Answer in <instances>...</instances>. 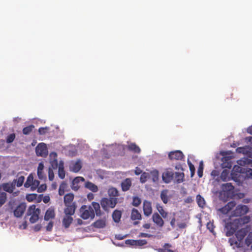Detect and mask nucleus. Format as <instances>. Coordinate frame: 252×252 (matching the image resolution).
<instances>
[{
	"label": "nucleus",
	"instance_id": "obj_1",
	"mask_svg": "<svg viewBox=\"0 0 252 252\" xmlns=\"http://www.w3.org/2000/svg\"><path fill=\"white\" fill-rule=\"evenodd\" d=\"M40 214V209L36 208L35 205H32L28 208L26 216H31L30 221L32 223H34L38 220Z\"/></svg>",
	"mask_w": 252,
	"mask_h": 252
},
{
	"label": "nucleus",
	"instance_id": "obj_2",
	"mask_svg": "<svg viewBox=\"0 0 252 252\" xmlns=\"http://www.w3.org/2000/svg\"><path fill=\"white\" fill-rule=\"evenodd\" d=\"M80 217L83 220L93 219L94 218V212L91 206L82 205L79 209Z\"/></svg>",
	"mask_w": 252,
	"mask_h": 252
},
{
	"label": "nucleus",
	"instance_id": "obj_3",
	"mask_svg": "<svg viewBox=\"0 0 252 252\" xmlns=\"http://www.w3.org/2000/svg\"><path fill=\"white\" fill-rule=\"evenodd\" d=\"M118 202L117 198L110 197L102 198L100 201V204L103 209L105 211H108V208H114Z\"/></svg>",
	"mask_w": 252,
	"mask_h": 252
},
{
	"label": "nucleus",
	"instance_id": "obj_4",
	"mask_svg": "<svg viewBox=\"0 0 252 252\" xmlns=\"http://www.w3.org/2000/svg\"><path fill=\"white\" fill-rule=\"evenodd\" d=\"M236 221L237 219H235L232 221L226 223L225 227L227 229L226 232L227 236H232L236 230L241 226L239 222H235Z\"/></svg>",
	"mask_w": 252,
	"mask_h": 252
},
{
	"label": "nucleus",
	"instance_id": "obj_5",
	"mask_svg": "<svg viewBox=\"0 0 252 252\" xmlns=\"http://www.w3.org/2000/svg\"><path fill=\"white\" fill-rule=\"evenodd\" d=\"M35 152L37 156L46 157L48 152L47 146L44 143H39L35 148Z\"/></svg>",
	"mask_w": 252,
	"mask_h": 252
},
{
	"label": "nucleus",
	"instance_id": "obj_6",
	"mask_svg": "<svg viewBox=\"0 0 252 252\" xmlns=\"http://www.w3.org/2000/svg\"><path fill=\"white\" fill-rule=\"evenodd\" d=\"M249 211V208L245 205H239L232 212L233 216H241L247 214Z\"/></svg>",
	"mask_w": 252,
	"mask_h": 252
},
{
	"label": "nucleus",
	"instance_id": "obj_7",
	"mask_svg": "<svg viewBox=\"0 0 252 252\" xmlns=\"http://www.w3.org/2000/svg\"><path fill=\"white\" fill-rule=\"evenodd\" d=\"M85 182V179L82 177H77L75 178L71 184V189L74 190H78L82 186L83 182Z\"/></svg>",
	"mask_w": 252,
	"mask_h": 252
},
{
	"label": "nucleus",
	"instance_id": "obj_8",
	"mask_svg": "<svg viewBox=\"0 0 252 252\" xmlns=\"http://www.w3.org/2000/svg\"><path fill=\"white\" fill-rule=\"evenodd\" d=\"M26 204L25 203L19 204L13 211L14 215L16 218H20L22 216L25 211Z\"/></svg>",
	"mask_w": 252,
	"mask_h": 252
},
{
	"label": "nucleus",
	"instance_id": "obj_9",
	"mask_svg": "<svg viewBox=\"0 0 252 252\" xmlns=\"http://www.w3.org/2000/svg\"><path fill=\"white\" fill-rule=\"evenodd\" d=\"M168 158L171 160H182L184 158L183 153L180 150L170 152Z\"/></svg>",
	"mask_w": 252,
	"mask_h": 252
},
{
	"label": "nucleus",
	"instance_id": "obj_10",
	"mask_svg": "<svg viewBox=\"0 0 252 252\" xmlns=\"http://www.w3.org/2000/svg\"><path fill=\"white\" fill-rule=\"evenodd\" d=\"M64 213L65 215H73L75 213L77 205L76 203L64 204Z\"/></svg>",
	"mask_w": 252,
	"mask_h": 252
},
{
	"label": "nucleus",
	"instance_id": "obj_11",
	"mask_svg": "<svg viewBox=\"0 0 252 252\" xmlns=\"http://www.w3.org/2000/svg\"><path fill=\"white\" fill-rule=\"evenodd\" d=\"M143 211L146 216H149L152 213V203L150 201L145 200L143 203Z\"/></svg>",
	"mask_w": 252,
	"mask_h": 252
},
{
	"label": "nucleus",
	"instance_id": "obj_12",
	"mask_svg": "<svg viewBox=\"0 0 252 252\" xmlns=\"http://www.w3.org/2000/svg\"><path fill=\"white\" fill-rule=\"evenodd\" d=\"M174 176L173 171L167 170L162 174V180L165 183H169L174 179Z\"/></svg>",
	"mask_w": 252,
	"mask_h": 252
},
{
	"label": "nucleus",
	"instance_id": "obj_13",
	"mask_svg": "<svg viewBox=\"0 0 252 252\" xmlns=\"http://www.w3.org/2000/svg\"><path fill=\"white\" fill-rule=\"evenodd\" d=\"M249 231V227L243 228L236 232L235 235L239 241H241L246 236L248 231Z\"/></svg>",
	"mask_w": 252,
	"mask_h": 252
},
{
	"label": "nucleus",
	"instance_id": "obj_14",
	"mask_svg": "<svg viewBox=\"0 0 252 252\" xmlns=\"http://www.w3.org/2000/svg\"><path fill=\"white\" fill-rule=\"evenodd\" d=\"M3 189L8 193H12L15 188V182L4 183L2 186Z\"/></svg>",
	"mask_w": 252,
	"mask_h": 252
},
{
	"label": "nucleus",
	"instance_id": "obj_15",
	"mask_svg": "<svg viewBox=\"0 0 252 252\" xmlns=\"http://www.w3.org/2000/svg\"><path fill=\"white\" fill-rule=\"evenodd\" d=\"M236 205V203L235 201H230L226 205H225L224 207L220 208L219 211L221 212L223 214H227Z\"/></svg>",
	"mask_w": 252,
	"mask_h": 252
},
{
	"label": "nucleus",
	"instance_id": "obj_16",
	"mask_svg": "<svg viewBox=\"0 0 252 252\" xmlns=\"http://www.w3.org/2000/svg\"><path fill=\"white\" fill-rule=\"evenodd\" d=\"M56 216L55 209L53 207H50L45 212L44 219L45 220L48 221L50 219H53Z\"/></svg>",
	"mask_w": 252,
	"mask_h": 252
},
{
	"label": "nucleus",
	"instance_id": "obj_17",
	"mask_svg": "<svg viewBox=\"0 0 252 252\" xmlns=\"http://www.w3.org/2000/svg\"><path fill=\"white\" fill-rule=\"evenodd\" d=\"M153 221L158 226L162 227L164 225V221L158 213H155L152 216Z\"/></svg>",
	"mask_w": 252,
	"mask_h": 252
},
{
	"label": "nucleus",
	"instance_id": "obj_18",
	"mask_svg": "<svg viewBox=\"0 0 252 252\" xmlns=\"http://www.w3.org/2000/svg\"><path fill=\"white\" fill-rule=\"evenodd\" d=\"M73 220L71 215H65L62 220L63 225L65 228H68L72 223Z\"/></svg>",
	"mask_w": 252,
	"mask_h": 252
},
{
	"label": "nucleus",
	"instance_id": "obj_19",
	"mask_svg": "<svg viewBox=\"0 0 252 252\" xmlns=\"http://www.w3.org/2000/svg\"><path fill=\"white\" fill-rule=\"evenodd\" d=\"M131 186V181L129 178H126L121 183L122 189L124 191H127Z\"/></svg>",
	"mask_w": 252,
	"mask_h": 252
},
{
	"label": "nucleus",
	"instance_id": "obj_20",
	"mask_svg": "<svg viewBox=\"0 0 252 252\" xmlns=\"http://www.w3.org/2000/svg\"><path fill=\"white\" fill-rule=\"evenodd\" d=\"M74 198V195L72 193H67L64 196L63 198V203L64 204H71L73 203H76L74 202H73Z\"/></svg>",
	"mask_w": 252,
	"mask_h": 252
},
{
	"label": "nucleus",
	"instance_id": "obj_21",
	"mask_svg": "<svg viewBox=\"0 0 252 252\" xmlns=\"http://www.w3.org/2000/svg\"><path fill=\"white\" fill-rule=\"evenodd\" d=\"M185 175L183 172H176L174 173V178L175 182L177 184H180L185 181Z\"/></svg>",
	"mask_w": 252,
	"mask_h": 252
},
{
	"label": "nucleus",
	"instance_id": "obj_22",
	"mask_svg": "<svg viewBox=\"0 0 252 252\" xmlns=\"http://www.w3.org/2000/svg\"><path fill=\"white\" fill-rule=\"evenodd\" d=\"M58 176L61 179H63L65 176L64 163L63 161H60L59 163Z\"/></svg>",
	"mask_w": 252,
	"mask_h": 252
},
{
	"label": "nucleus",
	"instance_id": "obj_23",
	"mask_svg": "<svg viewBox=\"0 0 252 252\" xmlns=\"http://www.w3.org/2000/svg\"><path fill=\"white\" fill-rule=\"evenodd\" d=\"M44 164L42 162H40L38 164L37 167V175L38 178L40 180H43L46 178V176L43 173Z\"/></svg>",
	"mask_w": 252,
	"mask_h": 252
},
{
	"label": "nucleus",
	"instance_id": "obj_24",
	"mask_svg": "<svg viewBox=\"0 0 252 252\" xmlns=\"http://www.w3.org/2000/svg\"><path fill=\"white\" fill-rule=\"evenodd\" d=\"M234 189V187L231 183H227L222 185V189L223 192L230 193L233 191Z\"/></svg>",
	"mask_w": 252,
	"mask_h": 252
},
{
	"label": "nucleus",
	"instance_id": "obj_25",
	"mask_svg": "<svg viewBox=\"0 0 252 252\" xmlns=\"http://www.w3.org/2000/svg\"><path fill=\"white\" fill-rule=\"evenodd\" d=\"M240 173L235 172L231 171V179L235 182H237L238 184L239 185L241 181L242 180V177Z\"/></svg>",
	"mask_w": 252,
	"mask_h": 252
},
{
	"label": "nucleus",
	"instance_id": "obj_26",
	"mask_svg": "<svg viewBox=\"0 0 252 252\" xmlns=\"http://www.w3.org/2000/svg\"><path fill=\"white\" fill-rule=\"evenodd\" d=\"M85 187L94 192H96L98 190L97 186L90 181L85 183Z\"/></svg>",
	"mask_w": 252,
	"mask_h": 252
},
{
	"label": "nucleus",
	"instance_id": "obj_27",
	"mask_svg": "<svg viewBox=\"0 0 252 252\" xmlns=\"http://www.w3.org/2000/svg\"><path fill=\"white\" fill-rule=\"evenodd\" d=\"M91 206L94 210V214H95L97 216H100L102 215L100 205L98 203L93 202Z\"/></svg>",
	"mask_w": 252,
	"mask_h": 252
},
{
	"label": "nucleus",
	"instance_id": "obj_28",
	"mask_svg": "<svg viewBox=\"0 0 252 252\" xmlns=\"http://www.w3.org/2000/svg\"><path fill=\"white\" fill-rule=\"evenodd\" d=\"M168 193V190L167 189L162 190L160 193V198L164 204H167L169 200Z\"/></svg>",
	"mask_w": 252,
	"mask_h": 252
},
{
	"label": "nucleus",
	"instance_id": "obj_29",
	"mask_svg": "<svg viewBox=\"0 0 252 252\" xmlns=\"http://www.w3.org/2000/svg\"><path fill=\"white\" fill-rule=\"evenodd\" d=\"M131 219L132 220H140L141 218V214L136 209H133L131 214Z\"/></svg>",
	"mask_w": 252,
	"mask_h": 252
},
{
	"label": "nucleus",
	"instance_id": "obj_30",
	"mask_svg": "<svg viewBox=\"0 0 252 252\" xmlns=\"http://www.w3.org/2000/svg\"><path fill=\"white\" fill-rule=\"evenodd\" d=\"M106 225V220L105 219L98 220L93 223V226L97 228H103Z\"/></svg>",
	"mask_w": 252,
	"mask_h": 252
},
{
	"label": "nucleus",
	"instance_id": "obj_31",
	"mask_svg": "<svg viewBox=\"0 0 252 252\" xmlns=\"http://www.w3.org/2000/svg\"><path fill=\"white\" fill-rule=\"evenodd\" d=\"M122 216V213L120 211L115 210L112 214V218L115 222H119Z\"/></svg>",
	"mask_w": 252,
	"mask_h": 252
},
{
	"label": "nucleus",
	"instance_id": "obj_32",
	"mask_svg": "<svg viewBox=\"0 0 252 252\" xmlns=\"http://www.w3.org/2000/svg\"><path fill=\"white\" fill-rule=\"evenodd\" d=\"M251 218L249 216H246L242 218L237 219L236 222H239L240 226H242L244 224H247L250 221Z\"/></svg>",
	"mask_w": 252,
	"mask_h": 252
},
{
	"label": "nucleus",
	"instance_id": "obj_33",
	"mask_svg": "<svg viewBox=\"0 0 252 252\" xmlns=\"http://www.w3.org/2000/svg\"><path fill=\"white\" fill-rule=\"evenodd\" d=\"M82 167L81 163L80 161H77L73 163L71 168V170L74 172H78Z\"/></svg>",
	"mask_w": 252,
	"mask_h": 252
},
{
	"label": "nucleus",
	"instance_id": "obj_34",
	"mask_svg": "<svg viewBox=\"0 0 252 252\" xmlns=\"http://www.w3.org/2000/svg\"><path fill=\"white\" fill-rule=\"evenodd\" d=\"M156 208L159 214L161 216L164 218L165 219L167 216L168 213L166 211H164L163 208L162 206H161L159 204L157 203L156 205Z\"/></svg>",
	"mask_w": 252,
	"mask_h": 252
},
{
	"label": "nucleus",
	"instance_id": "obj_35",
	"mask_svg": "<svg viewBox=\"0 0 252 252\" xmlns=\"http://www.w3.org/2000/svg\"><path fill=\"white\" fill-rule=\"evenodd\" d=\"M108 193L110 197H117L119 195L118 190L115 188H111L108 189Z\"/></svg>",
	"mask_w": 252,
	"mask_h": 252
},
{
	"label": "nucleus",
	"instance_id": "obj_36",
	"mask_svg": "<svg viewBox=\"0 0 252 252\" xmlns=\"http://www.w3.org/2000/svg\"><path fill=\"white\" fill-rule=\"evenodd\" d=\"M25 180V177L23 176H20L18 177V178L16 179H14L12 182H15V186L17 187H21L24 182Z\"/></svg>",
	"mask_w": 252,
	"mask_h": 252
},
{
	"label": "nucleus",
	"instance_id": "obj_37",
	"mask_svg": "<svg viewBox=\"0 0 252 252\" xmlns=\"http://www.w3.org/2000/svg\"><path fill=\"white\" fill-rule=\"evenodd\" d=\"M127 149L134 153H139L140 152V149L136 144L131 143L127 146Z\"/></svg>",
	"mask_w": 252,
	"mask_h": 252
},
{
	"label": "nucleus",
	"instance_id": "obj_38",
	"mask_svg": "<svg viewBox=\"0 0 252 252\" xmlns=\"http://www.w3.org/2000/svg\"><path fill=\"white\" fill-rule=\"evenodd\" d=\"M67 188V184L64 182H63L60 184L59 189V194L61 196L63 195L64 193L65 189Z\"/></svg>",
	"mask_w": 252,
	"mask_h": 252
},
{
	"label": "nucleus",
	"instance_id": "obj_39",
	"mask_svg": "<svg viewBox=\"0 0 252 252\" xmlns=\"http://www.w3.org/2000/svg\"><path fill=\"white\" fill-rule=\"evenodd\" d=\"M196 201L198 206L203 208L205 205V201L203 197L198 194L196 196Z\"/></svg>",
	"mask_w": 252,
	"mask_h": 252
},
{
	"label": "nucleus",
	"instance_id": "obj_40",
	"mask_svg": "<svg viewBox=\"0 0 252 252\" xmlns=\"http://www.w3.org/2000/svg\"><path fill=\"white\" fill-rule=\"evenodd\" d=\"M34 180L33 176L32 173L30 174L28 177L27 180L24 184V187L26 188H28L32 186V184Z\"/></svg>",
	"mask_w": 252,
	"mask_h": 252
},
{
	"label": "nucleus",
	"instance_id": "obj_41",
	"mask_svg": "<svg viewBox=\"0 0 252 252\" xmlns=\"http://www.w3.org/2000/svg\"><path fill=\"white\" fill-rule=\"evenodd\" d=\"M126 244L131 246H142V240H127Z\"/></svg>",
	"mask_w": 252,
	"mask_h": 252
},
{
	"label": "nucleus",
	"instance_id": "obj_42",
	"mask_svg": "<svg viewBox=\"0 0 252 252\" xmlns=\"http://www.w3.org/2000/svg\"><path fill=\"white\" fill-rule=\"evenodd\" d=\"M34 128V126L32 125L25 127L23 129V133L25 135L30 134Z\"/></svg>",
	"mask_w": 252,
	"mask_h": 252
},
{
	"label": "nucleus",
	"instance_id": "obj_43",
	"mask_svg": "<svg viewBox=\"0 0 252 252\" xmlns=\"http://www.w3.org/2000/svg\"><path fill=\"white\" fill-rule=\"evenodd\" d=\"M150 178H152L153 182H157L158 179V172L157 170H153L150 172Z\"/></svg>",
	"mask_w": 252,
	"mask_h": 252
},
{
	"label": "nucleus",
	"instance_id": "obj_44",
	"mask_svg": "<svg viewBox=\"0 0 252 252\" xmlns=\"http://www.w3.org/2000/svg\"><path fill=\"white\" fill-rule=\"evenodd\" d=\"M246 169L244 167H242L241 166H240L239 165H235L234 166L232 171L240 173H245Z\"/></svg>",
	"mask_w": 252,
	"mask_h": 252
},
{
	"label": "nucleus",
	"instance_id": "obj_45",
	"mask_svg": "<svg viewBox=\"0 0 252 252\" xmlns=\"http://www.w3.org/2000/svg\"><path fill=\"white\" fill-rule=\"evenodd\" d=\"M229 171L227 170H223L220 175V178L222 181H226L229 178Z\"/></svg>",
	"mask_w": 252,
	"mask_h": 252
},
{
	"label": "nucleus",
	"instance_id": "obj_46",
	"mask_svg": "<svg viewBox=\"0 0 252 252\" xmlns=\"http://www.w3.org/2000/svg\"><path fill=\"white\" fill-rule=\"evenodd\" d=\"M6 198V193L5 192H2L0 193V207L5 203Z\"/></svg>",
	"mask_w": 252,
	"mask_h": 252
},
{
	"label": "nucleus",
	"instance_id": "obj_47",
	"mask_svg": "<svg viewBox=\"0 0 252 252\" xmlns=\"http://www.w3.org/2000/svg\"><path fill=\"white\" fill-rule=\"evenodd\" d=\"M203 161H201L199 163V167L197 169V174L199 178H201L203 176Z\"/></svg>",
	"mask_w": 252,
	"mask_h": 252
},
{
	"label": "nucleus",
	"instance_id": "obj_48",
	"mask_svg": "<svg viewBox=\"0 0 252 252\" xmlns=\"http://www.w3.org/2000/svg\"><path fill=\"white\" fill-rule=\"evenodd\" d=\"M39 183H40V182L39 181L34 179L33 182L31 184L32 186H30L31 190L32 191H34L35 189H36L39 185Z\"/></svg>",
	"mask_w": 252,
	"mask_h": 252
},
{
	"label": "nucleus",
	"instance_id": "obj_49",
	"mask_svg": "<svg viewBox=\"0 0 252 252\" xmlns=\"http://www.w3.org/2000/svg\"><path fill=\"white\" fill-rule=\"evenodd\" d=\"M188 164L189 165V170L190 171V176L191 177H192L195 174V168L194 165L191 163V162L189 160H188Z\"/></svg>",
	"mask_w": 252,
	"mask_h": 252
},
{
	"label": "nucleus",
	"instance_id": "obj_50",
	"mask_svg": "<svg viewBox=\"0 0 252 252\" xmlns=\"http://www.w3.org/2000/svg\"><path fill=\"white\" fill-rule=\"evenodd\" d=\"M245 243L248 246H250L251 245H252V231L248 234L245 240Z\"/></svg>",
	"mask_w": 252,
	"mask_h": 252
},
{
	"label": "nucleus",
	"instance_id": "obj_51",
	"mask_svg": "<svg viewBox=\"0 0 252 252\" xmlns=\"http://www.w3.org/2000/svg\"><path fill=\"white\" fill-rule=\"evenodd\" d=\"M15 138V134L11 133L7 136L6 141L7 143H11L14 140Z\"/></svg>",
	"mask_w": 252,
	"mask_h": 252
},
{
	"label": "nucleus",
	"instance_id": "obj_52",
	"mask_svg": "<svg viewBox=\"0 0 252 252\" xmlns=\"http://www.w3.org/2000/svg\"><path fill=\"white\" fill-rule=\"evenodd\" d=\"M51 167L54 169H56L59 167V164L58 162L57 159H54L53 160H50V161Z\"/></svg>",
	"mask_w": 252,
	"mask_h": 252
},
{
	"label": "nucleus",
	"instance_id": "obj_53",
	"mask_svg": "<svg viewBox=\"0 0 252 252\" xmlns=\"http://www.w3.org/2000/svg\"><path fill=\"white\" fill-rule=\"evenodd\" d=\"M48 130V127H41L38 129V132L40 135H44L47 133Z\"/></svg>",
	"mask_w": 252,
	"mask_h": 252
},
{
	"label": "nucleus",
	"instance_id": "obj_54",
	"mask_svg": "<svg viewBox=\"0 0 252 252\" xmlns=\"http://www.w3.org/2000/svg\"><path fill=\"white\" fill-rule=\"evenodd\" d=\"M245 173L247 177L252 179V169L246 168Z\"/></svg>",
	"mask_w": 252,
	"mask_h": 252
},
{
	"label": "nucleus",
	"instance_id": "obj_55",
	"mask_svg": "<svg viewBox=\"0 0 252 252\" xmlns=\"http://www.w3.org/2000/svg\"><path fill=\"white\" fill-rule=\"evenodd\" d=\"M140 203H141V200L140 198L136 197H134L133 198L132 204L133 206H137L138 205H139L140 204Z\"/></svg>",
	"mask_w": 252,
	"mask_h": 252
},
{
	"label": "nucleus",
	"instance_id": "obj_56",
	"mask_svg": "<svg viewBox=\"0 0 252 252\" xmlns=\"http://www.w3.org/2000/svg\"><path fill=\"white\" fill-rule=\"evenodd\" d=\"M48 178L51 181H53L54 178V174L52 169L50 168L48 169Z\"/></svg>",
	"mask_w": 252,
	"mask_h": 252
},
{
	"label": "nucleus",
	"instance_id": "obj_57",
	"mask_svg": "<svg viewBox=\"0 0 252 252\" xmlns=\"http://www.w3.org/2000/svg\"><path fill=\"white\" fill-rule=\"evenodd\" d=\"M47 187L45 184H42L39 187L38 186L37 190L38 192H42L46 189Z\"/></svg>",
	"mask_w": 252,
	"mask_h": 252
},
{
	"label": "nucleus",
	"instance_id": "obj_58",
	"mask_svg": "<svg viewBox=\"0 0 252 252\" xmlns=\"http://www.w3.org/2000/svg\"><path fill=\"white\" fill-rule=\"evenodd\" d=\"M150 173L143 172V183L150 179Z\"/></svg>",
	"mask_w": 252,
	"mask_h": 252
},
{
	"label": "nucleus",
	"instance_id": "obj_59",
	"mask_svg": "<svg viewBox=\"0 0 252 252\" xmlns=\"http://www.w3.org/2000/svg\"><path fill=\"white\" fill-rule=\"evenodd\" d=\"M207 227L210 231V232H213L215 226L213 222L211 221L208 222L207 224Z\"/></svg>",
	"mask_w": 252,
	"mask_h": 252
},
{
	"label": "nucleus",
	"instance_id": "obj_60",
	"mask_svg": "<svg viewBox=\"0 0 252 252\" xmlns=\"http://www.w3.org/2000/svg\"><path fill=\"white\" fill-rule=\"evenodd\" d=\"M229 243H230V245L231 246H234V245L237 246V244H238L237 241L234 237L230 238L229 239Z\"/></svg>",
	"mask_w": 252,
	"mask_h": 252
},
{
	"label": "nucleus",
	"instance_id": "obj_61",
	"mask_svg": "<svg viewBox=\"0 0 252 252\" xmlns=\"http://www.w3.org/2000/svg\"><path fill=\"white\" fill-rule=\"evenodd\" d=\"M54 223L52 221H50L46 227V230L51 231L53 228Z\"/></svg>",
	"mask_w": 252,
	"mask_h": 252
},
{
	"label": "nucleus",
	"instance_id": "obj_62",
	"mask_svg": "<svg viewBox=\"0 0 252 252\" xmlns=\"http://www.w3.org/2000/svg\"><path fill=\"white\" fill-rule=\"evenodd\" d=\"M57 154L56 152H52L50 154V160L54 159H57Z\"/></svg>",
	"mask_w": 252,
	"mask_h": 252
},
{
	"label": "nucleus",
	"instance_id": "obj_63",
	"mask_svg": "<svg viewBox=\"0 0 252 252\" xmlns=\"http://www.w3.org/2000/svg\"><path fill=\"white\" fill-rule=\"evenodd\" d=\"M41 228V224H36L34 227V230L35 231H39Z\"/></svg>",
	"mask_w": 252,
	"mask_h": 252
},
{
	"label": "nucleus",
	"instance_id": "obj_64",
	"mask_svg": "<svg viewBox=\"0 0 252 252\" xmlns=\"http://www.w3.org/2000/svg\"><path fill=\"white\" fill-rule=\"evenodd\" d=\"M159 252H174L172 250H169V249H159Z\"/></svg>",
	"mask_w": 252,
	"mask_h": 252
}]
</instances>
